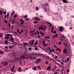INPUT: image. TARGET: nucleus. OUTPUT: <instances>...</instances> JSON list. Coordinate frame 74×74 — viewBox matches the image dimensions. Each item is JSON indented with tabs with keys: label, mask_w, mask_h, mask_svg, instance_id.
Segmentation results:
<instances>
[{
	"label": "nucleus",
	"mask_w": 74,
	"mask_h": 74,
	"mask_svg": "<svg viewBox=\"0 0 74 74\" xmlns=\"http://www.w3.org/2000/svg\"><path fill=\"white\" fill-rule=\"evenodd\" d=\"M47 29V27L45 25H44L43 27H42V25L39 26L38 28L39 30H45V29Z\"/></svg>",
	"instance_id": "1"
},
{
	"label": "nucleus",
	"mask_w": 74,
	"mask_h": 74,
	"mask_svg": "<svg viewBox=\"0 0 74 74\" xmlns=\"http://www.w3.org/2000/svg\"><path fill=\"white\" fill-rule=\"evenodd\" d=\"M54 52V50L53 49H51V47H49L48 51H46V52H47L49 54H50L51 52Z\"/></svg>",
	"instance_id": "2"
},
{
	"label": "nucleus",
	"mask_w": 74,
	"mask_h": 74,
	"mask_svg": "<svg viewBox=\"0 0 74 74\" xmlns=\"http://www.w3.org/2000/svg\"><path fill=\"white\" fill-rule=\"evenodd\" d=\"M10 38L9 40V41H11V40L12 42H14V38L12 37H11V36H10Z\"/></svg>",
	"instance_id": "3"
},
{
	"label": "nucleus",
	"mask_w": 74,
	"mask_h": 74,
	"mask_svg": "<svg viewBox=\"0 0 74 74\" xmlns=\"http://www.w3.org/2000/svg\"><path fill=\"white\" fill-rule=\"evenodd\" d=\"M41 62V59H37L36 61V64H38V63H39L40 62Z\"/></svg>",
	"instance_id": "4"
},
{
	"label": "nucleus",
	"mask_w": 74,
	"mask_h": 74,
	"mask_svg": "<svg viewBox=\"0 0 74 74\" xmlns=\"http://www.w3.org/2000/svg\"><path fill=\"white\" fill-rule=\"evenodd\" d=\"M1 64H3V65L5 66L6 64H8V63L6 62H2L1 63Z\"/></svg>",
	"instance_id": "5"
},
{
	"label": "nucleus",
	"mask_w": 74,
	"mask_h": 74,
	"mask_svg": "<svg viewBox=\"0 0 74 74\" xmlns=\"http://www.w3.org/2000/svg\"><path fill=\"white\" fill-rule=\"evenodd\" d=\"M36 34H37V33L36 32L30 34V36H35V35H36Z\"/></svg>",
	"instance_id": "6"
},
{
	"label": "nucleus",
	"mask_w": 74,
	"mask_h": 74,
	"mask_svg": "<svg viewBox=\"0 0 74 74\" xmlns=\"http://www.w3.org/2000/svg\"><path fill=\"white\" fill-rule=\"evenodd\" d=\"M63 27L60 26L59 27V30L60 32H62L63 30Z\"/></svg>",
	"instance_id": "7"
},
{
	"label": "nucleus",
	"mask_w": 74,
	"mask_h": 74,
	"mask_svg": "<svg viewBox=\"0 0 74 74\" xmlns=\"http://www.w3.org/2000/svg\"><path fill=\"white\" fill-rule=\"evenodd\" d=\"M9 13H8L7 14V16L6 15H5V16H4V18L5 19H6V18H7H7H8V16H9Z\"/></svg>",
	"instance_id": "8"
},
{
	"label": "nucleus",
	"mask_w": 74,
	"mask_h": 74,
	"mask_svg": "<svg viewBox=\"0 0 74 74\" xmlns=\"http://www.w3.org/2000/svg\"><path fill=\"white\" fill-rule=\"evenodd\" d=\"M64 53H67V50L66 49H64Z\"/></svg>",
	"instance_id": "9"
},
{
	"label": "nucleus",
	"mask_w": 74,
	"mask_h": 74,
	"mask_svg": "<svg viewBox=\"0 0 74 74\" xmlns=\"http://www.w3.org/2000/svg\"><path fill=\"white\" fill-rule=\"evenodd\" d=\"M51 70V65L49 66L47 68V70H48V71H49Z\"/></svg>",
	"instance_id": "10"
},
{
	"label": "nucleus",
	"mask_w": 74,
	"mask_h": 74,
	"mask_svg": "<svg viewBox=\"0 0 74 74\" xmlns=\"http://www.w3.org/2000/svg\"><path fill=\"white\" fill-rule=\"evenodd\" d=\"M51 11H49L47 13V14L48 15H51Z\"/></svg>",
	"instance_id": "11"
},
{
	"label": "nucleus",
	"mask_w": 74,
	"mask_h": 74,
	"mask_svg": "<svg viewBox=\"0 0 74 74\" xmlns=\"http://www.w3.org/2000/svg\"><path fill=\"white\" fill-rule=\"evenodd\" d=\"M34 40H33L31 41V45H33V44L34 43Z\"/></svg>",
	"instance_id": "12"
},
{
	"label": "nucleus",
	"mask_w": 74,
	"mask_h": 74,
	"mask_svg": "<svg viewBox=\"0 0 74 74\" xmlns=\"http://www.w3.org/2000/svg\"><path fill=\"white\" fill-rule=\"evenodd\" d=\"M53 61V62H55V63H56V64H57V65H58V66H61V65H60V64H59L58 63L56 62V61H55V60H54Z\"/></svg>",
	"instance_id": "13"
},
{
	"label": "nucleus",
	"mask_w": 74,
	"mask_h": 74,
	"mask_svg": "<svg viewBox=\"0 0 74 74\" xmlns=\"http://www.w3.org/2000/svg\"><path fill=\"white\" fill-rule=\"evenodd\" d=\"M5 39H6V40H8V39H9V38H10V37H8V36H6V35L5 36Z\"/></svg>",
	"instance_id": "14"
},
{
	"label": "nucleus",
	"mask_w": 74,
	"mask_h": 74,
	"mask_svg": "<svg viewBox=\"0 0 74 74\" xmlns=\"http://www.w3.org/2000/svg\"><path fill=\"white\" fill-rule=\"evenodd\" d=\"M39 33L41 35H43V36H45V34H44L43 33H42L41 31H40Z\"/></svg>",
	"instance_id": "15"
},
{
	"label": "nucleus",
	"mask_w": 74,
	"mask_h": 74,
	"mask_svg": "<svg viewBox=\"0 0 74 74\" xmlns=\"http://www.w3.org/2000/svg\"><path fill=\"white\" fill-rule=\"evenodd\" d=\"M18 72H21V67H18Z\"/></svg>",
	"instance_id": "16"
},
{
	"label": "nucleus",
	"mask_w": 74,
	"mask_h": 74,
	"mask_svg": "<svg viewBox=\"0 0 74 74\" xmlns=\"http://www.w3.org/2000/svg\"><path fill=\"white\" fill-rule=\"evenodd\" d=\"M44 38H47V39H49L50 38H49V37L48 36H46L44 37Z\"/></svg>",
	"instance_id": "17"
},
{
	"label": "nucleus",
	"mask_w": 74,
	"mask_h": 74,
	"mask_svg": "<svg viewBox=\"0 0 74 74\" xmlns=\"http://www.w3.org/2000/svg\"><path fill=\"white\" fill-rule=\"evenodd\" d=\"M35 19L36 20V21H39L40 19L38 18H37V17H35Z\"/></svg>",
	"instance_id": "18"
},
{
	"label": "nucleus",
	"mask_w": 74,
	"mask_h": 74,
	"mask_svg": "<svg viewBox=\"0 0 74 74\" xmlns=\"http://www.w3.org/2000/svg\"><path fill=\"white\" fill-rule=\"evenodd\" d=\"M43 45L44 47H46L47 46L48 44H47V43H45Z\"/></svg>",
	"instance_id": "19"
},
{
	"label": "nucleus",
	"mask_w": 74,
	"mask_h": 74,
	"mask_svg": "<svg viewBox=\"0 0 74 74\" xmlns=\"http://www.w3.org/2000/svg\"><path fill=\"white\" fill-rule=\"evenodd\" d=\"M62 1L63 2H64V3H67V1L66 0H62Z\"/></svg>",
	"instance_id": "20"
},
{
	"label": "nucleus",
	"mask_w": 74,
	"mask_h": 74,
	"mask_svg": "<svg viewBox=\"0 0 74 74\" xmlns=\"http://www.w3.org/2000/svg\"><path fill=\"white\" fill-rule=\"evenodd\" d=\"M8 41L7 40H5V43L6 44H8Z\"/></svg>",
	"instance_id": "21"
},
{
	"label": "nucleus",
	"mask_w": 74,
	"mask_h": 74,
	"mask_svg": "<svg viewBox=\"0 0 74 74\" xmlns=\"http://www.w3.org/2000/svg\"><path fill=\"white\" fill-rule=\"evenodd\" d=\"M24 22H25V21H23L22 22L20 23V24L21 25H22L24 23Z\"/></svg>",
	"instance_id": "22"
},
{
	"label": "nucleus",
	"mask_w": 74,
	"mask_h": 74,
	"mask_svg": "<svg viewBox=\"0 0 74 74\" xmlns=\"http://www.w3.org/2000/svg\"><path fill=\"white\" fill-rule=\"evenodd\" d=\"M10 35L11 34H6V36H7L8 37H10Z\"/></svg>",
	"instance_id": "23"
},
{
	"label": "nucleus",
	"mask_w": 74,
	"mask_h": 74,
	"mask_svg": "<svg viewBox=\"0 0 74 74\" xmlns=\"http://www.w3.org/2000/svg\"><path fill=\"white\" fill-rule=\"evenodd\" d=\"M3 33H1L0 34V37H3Z\"/></svg>",
	"instance_id": "24"
},
{
	"label": "nucleus",
	"mask_w": 74,
	"mask_h": 74,
	"mask_svg": "<svg viewBox=\"0 0 74 74\" xmlns=\"http://www.w3.org/2000/svg\"><path fill=\"white\" fill-rule=\"evenodd\" d=\"M25 34H28V31H27V30H25Z\"/></svg>",
	"instance_id": "25"
},
{
	"label": "nucleus",
	"mask_w": 74,
	"mask_h": 74,
	"mask_svg": "<svg viewBox=\"0 0 74 74\" xmlns=\"http://www.w3.org/2000/svg\"><path fill=\"white\" fill-rule=\"evenodd\" d=\"M38 43V42L36 41L34 43V45L36 46L37 44V43Z\"/></svg>",
	"instance_id": "26"
},
{
	"label": "nucleus",
	"mask_w": 74,
	"mask_h": 74,
	"mask_svg": "<svg viewBox=\"0 0 74 74\" xmlns=\"http://www.w3.org/2000/svg\"><path fill=\"white\" fill-rule=\"evenodd\" d=\"M35 10L36 11H38V7H36Z\"/></svg>",
	"instance_id": "27"
},
{
	"label": "nucleus",
	"mask_w": 74,
	"mask_h": 74,
	"mask_svg": "<svg viewBox=\"0 0 74 74\" xmlns=\"http://www.w3.org/2000/svg\"><path fill=\"white\" fill-rule=\"evenodd\" d=\"M38 69H39V70H40L41 69V67H40V66H38L37 67Z\"/></svg>",
	"instance_id": "28"
},
{
	"label": "nucleus",
	"mask_w": 74,
	"mask_h": 74,
	"mask_svg": "<svg viewBox=\"0 0 74 74\" xmlns=\"http://www.w3.org/2000/svg\"><path fill=\"white\" fill-rule=\"evenodd\" d=\"M56 51H60V49L59 48H57L56 49Z\"/></svg>",
	"instance_id": "29"
},
{
	"label": "nucleus",
	"mask_w": 74,
	"mask_h": 74,
	"mask_svg": "<svg viewBox=\"0 0 74 74\" xmlns=\"http://www.w3.org/2000/svg\"><path fill=\"white\" fill-rule=\"evenodd\" d=\"M33 69H34V70H37V68L36 67H35L33 68Z\"/></svg>",
	"instance_id": "30"
},
{
	"label": "nucleus",
	"mask_w": 74,
	"mask_h": 74,
	"mask_svg": "<svg viewBox=\"0 0 74 74\" xmlns=\"http://www.w3.org/2000/svg\"><path fill=\"white\" fill-rule=\"evenodd\" d=\"M24 31H23L22 30H21L20 32L19 33V34H21L22 32H24Z\"/></svg>",
	"instance_id": "31"
},
{
	"label": "nucleus",
	"mask_w": 74,
	"mask_h": 74,
	"mask_svg": "<svg viewBox=\"0 0 74 74\" xmlns=\"http://www.w3.org/2000/svg\"><path fill=\"white\" fill-rule=\"evenodd\" d=\"M45 63L46 64H48V61H46L45 62Z\"/></svg>",
	"instance_id": "32"
},
{
	"label": "nucleus",
	"mask_w": 74,
	"mask_h": 74,
	"mask_svg": "<svg viewBox=\"0 0 74 74\" xmlns=\"http://www.w3.org/2000/svg\"><path fill=\"white\" fill-rule=\"evenodd\" d=\"M35 31V30H33L32 31H30V33H34V32Z\"/></svg>",
	"instance_id": "33"
},
{
	"label": "nucleus",
	"mask_w": 74,
	"mask_h": 74,
	"mask_svg": "<svg viewBox=\"0 0 74 74\" xmlns=\"http://www.w3.org/2000/svg\"><path fill=\"white\" fill-rule=\"evenodd\" d=\"M62 38H66H66L65 37V36H64V35H62Z\"/></svg>",
	"instance_id": "34"
},
{
	"label": "nucleus",
	"mask_w": 74,
	"mask_h": 74,
	"mask_svg": "<svg viewBox=\"0 0 74 74\" xmlns=\"http://www.w3.org/2000/svg\"><path fill=\"white\" fill-rule=\"evenodd\" d=\"M14 68H15V65H14L12 68V70H14Z\"/></svg>",
	"instance_id": "35"
},
{
	"label": "nucleus",
	"mask_w": 74,
	"mask_h": 74,
	"mask_svg": "<svg viewBox=\"0 0 74 74\" xmlns=\"http://www.w3.org/2000/svg\"><path fill=\"white\" fill-rule=\"evenodd\" d=\"M38 23V21H34V23L36 24V23Z\"/></svg>",
	"instance_id": "36"
},
{
	"label": "nucleus",
	"mask_w": 74,
	"mask_h": 74,
	"mask_svg": "<svg viewBox=\"0 0 74 74\" xmlns=\"http://www.w3.org/2000/svg\"><path fill=\"white\" fill-rule=\"evenodd\" d=\"M16 16H17V15H14V19H15V18H16Z\"/></svg>",
	"instance_id": "37"
},
{
	"label": "nucleus",
	"mask_w": 74,
	"mask_h": 74,
	"mask_svg": "<svg viewBox=\"0 0 74 74\" xmlns=\"http://www.w3.org/2000/svg\"><path fill=\"white\" fill-rule=\"evenodd\" d=\"M67 61L68 62V61H69V57H68L67 59Z\"/></svg>",
	"instance_id": "38"
},
{
	"label": "nucleus",
	"mask_w": 74,
	"mask_h": 74,
	"mask_svg": "<svg viewBox=\"0 0 74 74\" xmlns=\"http://www.w3.org/2000/svg\"><path fill=\"white\" fill-rule=\"evenodd\" d=\"M2 11L1 10H0V15H1V14H2Z\"/></svg>",
	"instance_id": "39"
},
{
	"label": "nucleus",
	"mask_w": 74,
	"mask_h": 74,
	"mask_svg": "<svg viewBox=\"0 0 74 74\" xmlns=\"http://www.w3.org/2000/svg\"><path fill=\"white\" fill-rule=\"evenodd\" d=\"M3 12L4 14H7V12H4L3 11Z\"/></svg>",
	"instance_id": "40"
},
{
	"label": "nucleus",
	"mask_w": 74,
	"mask_h": 74,
	"mask_svg": "<svg viewBox=\"0 0 74 74\" xmlns=\"http://www.w3.org/2000/svg\"><path fill=\"white\" fill-rule=\"evenodd\" d=\"M0 53H1V54H3L4 53V52H2L1 51H0Z\"/></svg>",
	"instance_id": "41"
},
{
	"label": "nucleus",
	"mask_w": 74,
	"mask_h": 74,
	"mask_svg": "<svg viewBox=\"0 0 74 74\" xmlns=\"http://www.w3.org/2000/svg\"><path fill=\"white\" fill-rule=\"evenodd\" d=\"M28 49L29 50V51H31L32 50V48L30 47L28 48Z\"/></svg>",
	"instance_id": "42"
},
{
	"label": "nucleus",
	"mask_w": 74,
	"mask_h": 74,
	"mask_svg": "<svg viewBox=\"0 0 74 74\" xmlns=\"http://www.w3.org/2000/svg\"><path fill=\"white\" fill-rule=\"evenodd\" d=\"M54 58L55 59H58V56H56L54 57Z\"/></svg>",
	"instance_id": "43"
},
{
	"label": "nucleus",
	"mask_w": 74,
	"mask_h": 74,
	"mask_svg": "<svg viewBox=\"0 0 74 74\" xmlns=\"http://www.w3.org/2000/svg\"><path fill=\"white\" fill-rule=\"evenodd\" d=\"M17 32H18V33H19V29H17Z\"/></svg>",
	"instance_id": "44"
},
{
	"label": "nucleus",
	"mask_w": 74,
	"mask_h": 74,
	"mask_svg": "<svg viewBox=\"0 0 74 74\" xmlns=\"http://www.w3.org/2000/svg\"><path fill=\"white\" fill-rule=\"evenodd\" d=\"M29 18H26L25 19V21H27L28 20H29Z\"/></svg>",
	"instance_id": "45"
},
{
	"label": "nucleus",
	"mask_w": 74,
	"mask_h": 74,
	"mask_svg": "<svg viewBox=\"0 0 74 74\" xmlns=\"http://www.w3.org/2000/svg\"><path fill=\"white\" fill-rule=\"evenodd\" d=\"M44 43H45V41H44L42 43V45H44Z\"/></svg>",
	"instance_id": "46"
},
{
	"label": "nucleus",
	"mask_w": 74,
	"mask_h": 74,
	"mask_svg": "<svg viewBox=\"0 0 74 74\" xmlns=\"http://www.w3.org/2000/svg\"><path fill=\"white\" fill-rule=\"evenodd\" d=\"M4 21H5V22L6 23H7L8 21L6 20H5Z\"/></svg>",
	"instance_id": "47"
},
{
	"label": "nucleus",
	"mask_w": 74,
	"mask_h": 74,
	"mask_svg": "<svg viewBox=\"0 0 74 74\" xmlns=\"http://www.w3.org/2000/svg\"><path fill=\"white\" fill-rule=\"evenodd\" d=\"M23 21V19H21L20 20V22H22Z\"/></svg>",
	"instance_id": "48"
},
{
	"label": "nucleus",
	"mask_w": 74,
	"mask_h": 74,
	"mask_svg": "<svg viewBox=\"0 0 74 74\" xmlns=\"http://www.w3.org/2000/svg\"><path fill=\"white\" fill-rule=\"evenodd\" d=\"M36 32L37 33V34H40V33H39V32H38V31H37Z\"/></svg>",
	"instance_id": "49"
},
{
	"label": "nucleus",
	"mask_w": 74,
	"mask_h": 74,
	"mask_svg": "<svg viewBox=\"0 0 74 74\" xmlns=\"http://www.w3.org/2000/svg\"><path fill=\"white\" fill-rule=\"evenodd\" d=\"M49 59H50V60H52L53 61L54 60H53L51 58H50Z\"/></svg>",
	"instance_id": "50"
},
{
	"label": "nucleus",
	"mask_w": 74,
	"mask_h": 74,
	"mask_svg": "<svg viewBox=\"0 0 74 74\" xmlns=\"http://www.w3.org/2000/svg\"><path fill=\"white\" fill-rule=\"evenodd\" d=\"M37 49H38V48H37V47H36L34 48V49L35 50H37Z\"/></svg>",
	"instance_id": "51"
},
{
	"label": "nucleus",
	"mask_w": 74,
	"mask_h": 74,
	"mask_svg": "<svg viewBox=\"0 0 74 74\" xmlns=\"http://www.w3.org/2000/svg\"><path fill=\"white\" fill-rule=\"evenodd\" d=\"M27 15H25L24 16V18H27Z\"/></svg>",
	"instance_id": "52"
},
{
	"label": "nucleus",
	"mask_w": 74,
	"mask_h": 74,
	"mask_svg": "<svg viewBox=\"0 0 74 74\" xmlns=\"http://www.w3.org/2000/svg\"><path fill=\"white\" fill-rule=\"evenodd\" d=\"M60 63L61 64H62V65H64V64H63V62H61Z\"/></svg>",
	"instance_id": "53"
},
{
	"label": "nucleus",
	"mask_w": 74,
	"mask_h": 74,
	"mask_svg": "<svg viewBox=\"0 0 74 74\" xmlns=\"http://www.w3.org/2000/svg\"><path fill=\"white\" fill-rule=\"evenodd\" d=\"M5 48H6V49H8V47H7L6 46H5Z\"/></svg>",
	"instance_id": "54"
},
{
	"label": "nucleus",
	"mask_w": 74,
	"mask_h": 74,
	"mask_svg": "<svg viewBox=\"0 0 74 74\" xmlns=\"http://www.w3.org/2000/svg\"><path fill=\"white\" fill-rule=\"evenodd\" d=\"M27 44V43H25V44H24L25 46H26V45Z\"/></svg>",
	"instance_id": "55"
},
{
	"label": "nucleus",
	"mask_w": 74,
	"mask_h": 74,
	"mask_svg": "<svg viewBox=\"0 0 74 74\" xmlns=\"http://www.w3.org/2000/svg\"><path fill=\"white\" fill-rule=\"evenodd\" d=\"M46 58H48V59H49V56H46Z\"/></svg>",
	"instance_id": "56"
},
{
	"label": "nucleus",
	"mask_w": 74,
	"mask_h": 74,
	"mask_svg": "<svg viewBox=\"0 0 74 74\" xmlns=\"http://www.w3.org/2000/svg\"><path fill=\"white\" fill-rule=\"evenodd\" d=\"M13 14H14V12L11 13L12 15H13Z\"/></svg>",
	"instance_id": "57"
},
{
	"label": "nucleus",
	"mask_w": 74,
	"mask_h": 74,
	"mask_svg": "<svg viewBox=\"0 0 74 74\" xmlns=\"http://www.w3.org/2000/svg\"><path fill=\"white\" fill-rule=\"evenodd\" d=\"M64 45H65V46H67V47H68V45H67V44H65Z\"/></svg>",
	"instance_id": "58"
},
{
	"label": "nucleus",
	"mask_w": 74,
	"mask_h": 74,
	"mask_svg": "<svg viewBox=\"0 0 74 74\" xmlns=\"http://www.w3.org/2000/svg\"><path fill=\"white\" fill-rule=\"evenodd\" d=\"M21 58H23V59H24V58H25V57H24L23 56H21Z\"/></svg>",
	"instance_id": "59"
},
{
	"label": "nucleus",
	"mask_w": 74,
	"mask_h": 74,
	"mask_svg": "<svg viewBox=\"0 0 74 74\" xmlns=\"http://www.w3.org/2000/svg\"><path fill=\"white\" fill-rule=\"evenodd\" d=\"M14 33H15V34H18V33L17 32H14Z\"/></svg>",
	"instance_id": "60"
},
{
	"label": "nucleus",
	"mask_w": 74,
	"mask_h": 74,
	"mask_svg": "<svg viewBox=\"0 0 74 74\" xmlns=\"http://www.w3.org/2000/svg\"><path fill=\"white\" fill-rule=\"evenodd\" d=\"M53 33H56V31H54L53 32Z\"/></svg>",
	"instance_id": "61"
},
{
	"label": "nucleus",
	"mask_w": 74,
	"mask_h": 74,
	"mask_svg": "<svg viewBox=\"0 0 74 74\" xmlns=\"http://www.w3.org/2000/svg\"><path fill=\"white\" fill-rule=\"evenodd\" d=\"M9 27H11V24H9Z\"/></svg>",
	"instance_id": "62"
},
{
	"label": "nucleus",
	"mask_w": 74,
	"mask_h": 74,
	"mask_svg": "<svg viewBox=\"0 0 74 74\" xmlns=\"http://www.w3.org/2000/svg\"><path fill=\"white\" fill-rule=\"evenodd\" d=\"M59 44H62V42H59Z\"/></svg>",
	"instance_id": "63"
},
{
	"label": "nucleus",
	"mask_w": 74,
	"mask_h": 74,
	"mask_svg": "<svg viewBox=\"0 0 74 74\" xmlns=\"http://www.w3.org/2000/svg\"><path fill=\"white\" fill-rule=\"evenodd\" d=\"M58 72H55L54 73V74H58Z\"/></svg>",
	"instance_id": "64"
}]
</instances>
